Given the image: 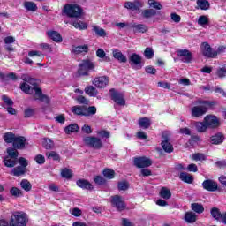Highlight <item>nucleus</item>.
<instances>
[{"label": "nucleus", "instance_id": "1", "mask_svg": "<svg viewBox=\"0 0 226 226\" xmlns=\"http://www.w3.org/2000/svg\"><path fill=\"white\" fill-rule=\"evenodd\" d=\"M21 79L24 80L20 85V89L23 93L33 94L34 100H39V102H43V103H50V98L43 94L41 88L38 87L36 79L28 74H23Z\"/></svg>", "mask_w": 226, "mask_h": 226}, {"label": "nucleus", "instance_id": "2", "mask_svg": "<svg viewBox=\"0 0 226 226\" xmlns=\"http://www.w3.org/2000/svg\"><path fill=\"white\" fill-rule=\"evenodd\" d=\"M29 217L26 212L17 211L12 214L8 222L4 220H0V226H27Z\"/></svg>", "mask_w": 226, "mask_h": 226}, {"label": "nucleus", "instance_id": "3", "mask_svg": "<svg viewBox=\"0 0 226 226\" xmlns=\"http://www.w3.org/2000/svg\"><path fill=\"white\" fill-rule=\"evenodd\" d=\"M63 15H66L70 19H80L84 14V10L80 5L75 4H65L62 10Z\"/></svg>", "mask_w": 226, "mask_h": 226}, {"label": "nucleus", "instance_id": "4", "mask_svg": "<svg viewBox=\"0 0 226 226\" xmlns=\"http://www.w3.org/2000/svg\"><path fill=\"white\" fill-rule=\"evenodd\" d=\"M72 112L77 116L88 117L89 116H94V114H96V108L94 106H74L72 108Z\"/></svg>", "mask_w": 226, "mask_h": 226}, {"label": "nucleus", "instance_id": "5", "mask_svg": "<svg viewBox=\"0 0 226 226\" xmlns=\"http://www.w3.org/2000/svg\"><path fill=\"white\" fill-rule=\"evenodd\" d=\"M94 68H96L94 63L89 59H85L79 64L78 73L82 77H86L89 75V72H94Z\"/></svg>", "mask_w": 226, "mask_h": 226}, {"label": "nucleus", "instance_id": "6", "mask_svg": "<svg viewBox=\"0 0 226 226\" xmlns=\"http://www.w3.org/2000/svg\"><path fill=\"white\" fill-rule=\"evenodd\" d=\"M7 153L9 156L4 159V163L5 167L12 168L17 165V158H19V151L15 147L7 148Z\"/></svg>", "mask_w": 226, "mask_h": 226}, {"label": "nucleus", "instance_id": "7", "mask_svg": "<svg viewBox=\"0 0 226 226\" xmlns=\"http://www.w3.org/2000/svg\"><path fill=\"white\" fill-rule=\"evenodd\" d=\"M210 107H213V102L209 101H204L202 105L195 106L192 108V116H193V117H200V116H204V114L207 112V109H210Z\"/></svg>", "mask_w": 226, "mask_h": 226}, {"label": "nucleus", "instance_id": "8", "mask_svg": "<svg viewBox=\"0 0 226 226\" xmlns=\"http://www.w3.org/2000/svg\"><path fill=\"white\" fill-rule=\"evenodd\" d=\"M85 146L92 147L93 149H102L103 147V142L100 138L94 136H87L83 139Z\"/></svg>", "mask_w": 226, "mask_h": 226}, {"label": "nucleus", "instance_id": "9", "mask_svg": "<svg viewBox=\"0 0 226 226\" xmlns=\"http://www.w3.org/2000/svg\"><path fill=\"white\" fill-rule=\"evenodd\" d=\"M111 206L116 207L117 211H124L126 209V202L121 195H113L110 197Z\"/></svg>", "mask_w": 226, "mask_h": 226}, {"label": "nucleus", "instance_id": "10", "mask_svg": "<svg viewBox=\"0 0 226 226\" xmlns=\"http://www.w3.org/2000/svg\"><path fill=\"white\" fill-rule=\"evenodd\" d=\"M201 52L205 57H208L210 59H215L218 56V52L213 48H211V45L207 42H203L200 46Z\"/></svg>", "mask_w": 226, "mask_h": 226}, {"label": "nucleus", "instance_id": "11", "mask_svg": "<svg viewBox=\"0 0 226 226\" xmlns=\"http://www.w3.org/2000/svg\"><path fill=\"white\" fill-rule=\"evenodd\" d=\"M133 163L138 169H146L153 165V161L146 156L134 157Z\"/></svg>", "mask_w": 226, "mask_h": 226}, {"label": "nucleus", "instance_id": "12", "mask_svg": "<svg viewBox=\"0 0 226 226\" xmlns=\"http://www.w3.org/2000/svg\"><path fill=\"white\" fill-rule=\"evenodd\" d=\"M129 64L135 70H140L142 68V56L137 53H132L129 56Z\"/></svg>", "mask_w": 226, "mask_h": 226}, {"label": "nucleus", "instance_id": "13", "mask_svg": "<svg viewBox=\"0 0 226 226\" xmlns=\"http://www.w3.org/2000/svg\"><path fill=\"white\" fill-rule=\"evenodd\" d=\"M111 94V100L117 103V105H120L121 107H124L126 105V101L124 100V95L119 92H116V89L111 88L109 90Z\"/></svg>", "mask_w": 226, "mask_h": 226}, {"label": "nucleus", "instance_id": "14", "mask_svg": "<svg viewBox=\"0 0 226 226\" xmlns=\"http://www.w3.org/2000/svg\"><path fill=\"white\" fill-rule=\"evenodd\" d=\"M161 146L165 153H172L174 151V147L170 143V138L169 137V133H162V141L161 143Z\"/></svg>", "mask_w": 226, "mask_h": 226}, {"label": "nucleus", "instance_id": "15", "mask_svg": "<svg viewBox=\"0 0 226 226\" xmlns=\"http://www.w3.org/2000/svg\"><path fill=\"white\" fill-rule=\"evenodd\" d=\"M205 124H207V128H218L220 126V121L216 117V116L207 115L204 117Z\"/></svg>", "mask_w": 226, "mask_h": 226}, {"label": "nucleus", "instance_id": "16", "mask_svg": "<svg viewBox=\"0 0 226 226\" xmlns=\"http://www.w3.org/2000/svg\"><path fill=\"white\" fill-rule=\"evenodd\" d=\"M92 84L98 87L99 89H103V87H107L109 86V77L107 76H100L94 79Z\"/></svg>", "mask_w": 226, "mask_h": 226}, {"label": "nucleus", "instance_id": "17", "mask_svg": "<svg viewBox=\"0 0 226 226\" xmlns=\"http://www.w3.org/2000/svg\"><path fill=\"white\" fill-rule=\"evenodd\" d=\"M202 186L207 192H216V190H218V183L211 179L203 181Z\"/></svg>", "mask_w": 226, "mask_h": 226}, {"label": "nucleus", "instance_id": "18", "mask_svg": "<svg viewBox=\"0 0 226 226\" xmlns=\"http://www.w3.org/2000/svg\"><path fill=\"white\" fill-rule=\"evenodd\" d=\"M225 140V135L222 132H217L210 137V143L214 146H220V144H223Z\"/></svg>", "mask_w": 226, "mask_h": 226}, {"label": "nucleus", "instance_id": "19", "mask_svg": "<svg viewBox=\"0 0 226 226\" xmlns=\"http://www.w3.org/2000/svg\"><path fill=\"white\" fill-rule=\"evenodd\" d=\"M177 56L181 57L183 63H190L192 61V53L188 49L178 50Z\"/></svg>", "mask_w": 226, "mask_h": 226}, {"label": "nucleus", "instance_id": "20", "mask_svg": "<svg viewBox=\"0 0 226 226\" xmlns=\"http://www.w3.org/2000/svg\"><path fill=\"white\" fill-rule=\"evenodd\" d=\"M26 139L24 136H16L12 146L15 149H24L26 147Z\"/></svg>", "mask_w": 226, "mask_h": 226}, {"label": "nucleus", "instance_id": "21", "mask_svg": "<svg viewBox=\"0 0 226 226\" xmlns=\"http://www.w3.org/2000/svg\"><path fill=\"white\" fill-rule=\"evenodd\" d=\"M112 56L118 63H128V58L119 49H113Z\"/></svg>", "mask_w": 226, "mask_h": 226}, {"label": "nucleus", "instance_id": "22", "mask_svg": "<svg viewBox=\"0 0 226 226\" xmlns=\"http://www.w3.org/2000/svg\"><path fill=\"white\" fill-rule=\"evenodd\" d=\"M130 28L133 29L134 33H147V26L145 24L131 23Z\"/></svg>", "mask_w": 226, "mask_h": 226}, {"label": "nucleus", "instance_id": "23", "mask_svg": "<svg viewBox=\"0 0 226 226\" xmlns=\"http://www.w3.org/2000/svg\"><path fill=\"white\" fill-rule=\"evenodd\" d=\"M141 17L144 20H150L153 17H156V11L154 9H145L141 11Z\"/></svg>", "mask_w": 226, "mask_h": 226}, {"label": "nucleus", "instance_id": "24", "mask_svg": "<svg viewBox=\"0 0 226 226\" xmlns=\"http://www.w3.org/2000/svg\"><path fill=\"white\" fill-rule=\"evenodd\" d=\"M124 8H127V10H132V11H137V10H140V8H142V3L139 1L126 2L124 4Z\"/></svg>", "mask_w": 226, "mask_h": 226}, {"label": "nucleus", "instance_id": "25", "mask_svg": "<svg viewBox=\"0 0 226 226\" xmlns=\"http://www.w3.org/2000/svg\"><path fill=\"white\" fill-rule=\"evenodd\" d=\"M77 186L82 188V190H93V185L86 179H79L76 182Z\"/></svg>", "mask_w": 226, "mask_h": 226}, {"label": "nucleus", "instance_id": "26", "mask_svg": "<svg viewBox=\"0 0 226 226\" xmlns=\"http://www.w3.org/2000/svg\"><path fill=\"white\" fill-rule=\"evenodd\" d=\"M193 126L195 127L198 133H206L207 132V125L206 122H193Z\"/></svg>", "mask_w": 226, "mask_h": 226}, {"label": "nucleus", "instance_id": "27", "mask_svg": "<svg viewBox=\"0 0 226 226\" xmlns=\"http://www.w3.org/2000/svg\"><path fill=\"white\" fill-rule=\"evenodd\" d=\"M72 52H74V54H86L89 52V46L87 44L75 46L72 49Z\"/></svg>", "mask_w": 226, "mask_h": 226}, {"label": "nucleus", "instance_id": "28", "mask_svg": "<svg viewBox=\"0 0 226 226\" xmlns=\"http://www.w3.org/2000/svg\"><path fill=\"white\" fill-rule=\"evenodd\" d=\"M48 36L53 40V41H56V43H61L63 41V37H61V34L56 31H49L48 32Z\"/></svg>", "mask_w": 226, "mask_h": 226}, {"label": "nucleus", "instance_id": "29", "mask_svg": "<svg viewBox=\"0 0 226 226\" xmlns=\"http://www.w3.org/2000/svg\"><path fill=\"white\" fill-rule=\"evenodd\" d=\"M179 179H181L184 183H187L188 185H192L193 183V177L186 172H181L179 175Z\"/></svg>", "mask_w": 226, "mask_h": 226}, {"label": "nucleus", "instance_id": "30", "mask_svg": "<svg viewBox=\"0 0 226 226\" xmlns=\"http://www.w3.org/2000/svg\"><path fill=\"white\" fill-rule=\"evenodd\" d=\"M185 220L187 223H195L197 222V215L193 212H187L185 215Z\"/></svg>", "mask_w": 226, "mask_h": 226}, {"label": "nucleus", "instance_id": "31", "mask_svg": "<svg viewBox=\"0 0 226 226\" xmlns=\"http://www.w3.org/2000/svg\"><path fill=\"white\" fill-rule=\"evenodd\" d=\"M85 93L86 94H88V96L95 97L98 96V90L96 87L93 86H87L85 87Z\"/></svg>", "mask_w": 226, "mask_h": 226}, {"label": "nucleus", "instance_id": "32", "mask_svg": "<svg viewBox=\"0 0 226 226\" xmlns=\"http://www.w3.org/2000/svg\"><path fill=\"white\" fill-rule=\"evenodd\" d=\"M11 174L16 177L24 176V174H26V168L22 166H18L12 169V170L11 171Z\"/></svg>", "mask_w": 226, "mask_h": 226}, {"label": "nucleus", "instance_id": "33", "mask_svg": "<svg viewBox=\"0 0 226 226\" xmlns=\"http://www.w3.org/2000/svg\"><path fill=\"white\" fill-rule=\"evenodd\" d=\"M160 195L162 199H164L165 200H169L172 197V193L170 192V190H169L167 187H162L160 191Z\"/></svg>", "mask_w": 226, "mask_h": 226}, {"label": "nucleus", "instance_id": "34", "mask_svg": "<svg viewBox=\"0 0 226 226\" xmlns=\"http://www.w3.org/2000/svg\"><path fill=\"white\" fill-rule=\"evenodd\" d=\"M197 22L198 26H200L201 27H206V26H209V18L205 15L200 16Z\"/></svg>", "mask_w": 226, "mask_h": 226}, {"label": "nucleus", "instance_id": "35", "mask_svg": "<svg viewBox=\"0 0 226 226\" xmlns=\"http://www.w3.org/2000/svg\"><path fill=\"white\" fill-rule=\"evenodd\" d=\"M139 124L140 128H144L145 130H147L151 126V120L147 117H143L139 120Z\"/></svg>", "mask_w": 226, "mask_h": 226}, {"label": "nucleus", "instance_id": "36", "mask_svg": "<svg viewBox=\"0 0 226 226\" xmlns=\"http://www.w3.org/2000/svg\"><path fill=\"white\" fill-rule=\"evenodd\" d=\"M191 209L194 211V213H198V215H202L204 213V206L199 203H192L191 205Z\"/></svg>", "mask_w": 226, "mask_h": 226}, {"label": "nucleus", "instance_id": "37", "mask_svg": "<svg viewBox=\"0 0 226 226\" xmlns=\"http://www.w3.org/2000/svg\"><path fill=\"white\" fill-rule=\"evenodd\" d=\"M17 138V136L12 133V132H6L4 135V142H6L7 144H13V142L15 141V139Z\"/></svg>", "mask_w": 226, "mask_h": 226}, {"label": "nucleus", "instance_id": "38", "mask_svg": "<svg viewBox=\"0 0 226 226\" xmlns=\"http://www.w3.org/2000/svg\"><path fill=\"white\" fill-rule=\"evenodd\" d=\"M20 186L25 192H31L33 185H31V182H29L27 179H23L20 182Z\"/></svg>", "mask_w": 226, "mask_h": 226}, {"label": "nucleus", "instance_id": "39", "mask_svg": "<svg viewBox=\"0 0 226 226\" xmlns=\"http://www.w3.org/2000/svg\"><path fill=\"white\" fill-rule=\"evenodd\" d=\"M211 215L213 218H215V220H216L217 222H220L221 218H222V212H220V209L216 208V207H213L210 211Z\"/></svg>", "mask_w": 226, "mask_h": 226}, {"label": "nucleus", "instance_id": "40", "mask_svg": "<svg viewBox=\"0 0 226 226\" xmlns=\"http://www.w3.org/2000/svg\"><path fill=\"white\" fill-rule=\"evenodd\" d=\"M72 25L73 26V27H75V29H79V31H84L87 29V24L82 21H74L72 23Z\"/></svg>", "mask_w": 226, "mask_h": 226}, {"label": "nucleus", "instance_id": "41", "mask_svg": "<svg viewBox=\"0 0 226 226\" xmlns=\"http://www.w3.org/2000/svg\"><path fill=\"white\" fill-rule=\"evenodd\" d=\"M93 32L101 38H105V36H107V32H105V29L101 28L100 26H94Z\"/></svg>", "mask_w": 226, "mask_h": 226}, {"label": "nucleus", "instance_id": "42", "mask_svg": "<svg viewBox=\"0 0 226 226\" xmlns=\"http://www.w3.org/2000/svg\"><path fill=\"white\" fill-rule=\"evenodd\" d=\"M10 193L11 195H12V197H24V192H22V190L17 188V187H12L10 190Z\"/></svg>", "mask_w": 226, "mask_h": 226}, {"label": "nucleus", "instance_id": "43", "mask_svg": "<svg viewBox=\"0 0 226 226\" xmlns=\"http://www.w3.org/2000/svg\"><path fill=\"white\" fill-rule=\"evenodd\" d=\"M102 174L106 179H114V177L116 176V171H114L111 169H105L102 171Z\"/></svg>", "mask_w": 226, "mask_h": 226}, {"label": "nucleus", "instance_id": "44", "mask_svg": "<svg viewBox=\"0 0 226 226\" xmlns=\"http://www.w3.org/2000/svg\"><path fill=\"white\" fill-rule=\"evenodd\" d=\"M64 132L68 135H70V133H75L76 132H79V125H77V124H72L69 126H66Z\"/></svg>", "mask_w": 226, "mask_h": 226}, {"label": "nucleus", "instance_id": "45", "mask_svg": "<svg viewBox=\"0 0 226 226\" xmlns=\"http://www.w3.org/2000/svg\"><path fill=\"white\" fill-rule=\"evenodd\" d=\"M24 6L27 11H36V10H38L36 4L33 2H25Z\"/></svg>", "mask_w": 226, "mask_h": 226}, {"label": "nucleus", "instance_id": "46", "mask_svg": "<svg viewBox=\"0 0 226 226\" xmlns=\"http://www.w3.org/2000/svg\"><path fill=\"white\" fill-rule=\"evenodd\" d=\"M119 192H126L130 188V183L128 181H122L117 184Z\"/></svg>", "mask_w": 226, "mask_h": 226}, {"label": "nucleus", "instance_id": "47", "mask_svg": "<svg viewBox=\"0 0 226 226\" xmlns=\"http://www.w3.org/2000/svg\"><path fill=\"white\" fill-rule=\"evenodd\" d=\"M197 4L200 10H209V7L211 6L209 1H198Z\"/></svg>", "mask_w": 226, "mask_h": 226}, {"label": "nucleus", "instance_id": "48", "mask_svg": "<svg viewBox=\"0 0 226 226\" xmlns=\"http://www.w3.org/2000/svg\"><path fill=\"white\" fill-rule=\"evenodd\" d=\"M61 176H62V177H64L65 179H70L73 176V171H72V170H68L65 168L61 171Z\"/></svg>", "mask_w": 226, "mask_h": 226}, {"label": "nucleus", "instance_id": "49", "mask_svg": "<svg viewBox=\"0 0 226 226\" xmlns=\"http://www.w3.org/2000/svg\"><path fill=\"white\" fill-rule=\"evenodd\" d=\"M192 159L195 162H203L206 160V155L204 154L196 153L192 154Z\"/></svg>", "mask_w": 226, "mask_h": 226}, {"label": "nucleus", "instance_id": "50", "mask_svg": "<svg viewBox=\"0 0 226 226\" xmlns=\"http://www.w3.org/2000/svg\"><path fill=\"white\" fill-rule=\"evenodd\" d=\"M42 146L45 147V149H52V147H54V141L49 139H44Z\"/></svg>", "mask_w": 226, "mask_h": 226}, {"label": "nucleus", "instance_id": "51", "mask_svg": "<svg viewBox=\"0 0 226 226\" xmlns=\"http://www.w3.org/2000/svg\"><path fill=\"white\" fill-rule=\"evenodd\" d=\"M144 56L146 59H153V56H154V51H153V49L151 48H146L144 51Z\"/></svg>", "mask_w": 226, "mask_h": 226}, {"label": "nucleus", "instance_id": "52", "mask_svg": "<svg viewBox=\"0 0 226 226\" xmlns=\"http://www.w3.org/2000/svg\"><path fill=\"white\" fill-rule=\"evenodd\" d=\"M46 156L49 160H55V161L59 160V154L56 153L55 151L47 152Z\"/></svg>", "mask_w": 226, "mask_h": 226}, {"label": "nucleus", "instance_id": "53", "mask_svg": "<svg viewBox=\"0 0 226 226\" xmlns=\"http://www.w3.org/2000/svg\"><path fill=\"white\" fill-rule=\"evenodd\" d=\"M28 56L29 57H41V59H42L43 53H41V51H38V50H31L28 52Z\"/></svg>", "mask_w": 226, "mask_h": 226}, {"label": "nucleus", "instance_id": "54", "mask_svg": "<svg viewBox=\"0 0 226 226\" xmlns=\"http://www.w3.org/2000/svg\"><path fill=\"white\" fill-rule=\"evenodd\" d=\"M97 135H99V137H102V139H109L110 138V132H109V131H105V130L98 131Z\"/></svg>", "mask_w": 226, "mask_h": 226}, {"label": "nucleus", "instance_id": "55", "mask_svg": "<svg viewBox=\"0 0 226 226\" xmlns=\"http://www.w3.org/2000/svg\"><path fill=\"white\" fill-rule=\"evenodd\" d=\"M2 100L4 103V105H7V107H12L13 106V101L10 99V97L6 95L2 96Z\"/></svg>", "mask_w": 226, "mask_h": 226}, {"label": "nucleus", "instance_id": "56", "mask_svg": "<svg viewBox=\"0 0 226 226\" xmlns=\"http://www.w3.org/2000/svg\"><path fill=\"white\" fill-rule=\"evenodd\" d=\"M148 4L150 8H154V10H162L163 8L157 1L148 2Z\"/></svg>", "mask_w": 226, "mask_h": 226}, {"label": "nucleus", "instance_id": "57", "mask_svg": "<svg viewBox=\"0 0 226 226\" xmlns=\"http://www.w3.org/2000/svg\"><path fill=\"white\" fill-rule=\"evenodd\" d=\"M170 18H171V20H173V22H175L176 24H179L181 22V16H179L175 12H172L170 14Z\"/></svg>", "mask_w": 226, "mask_h": 226}, {"label": "nucleus", "instance_id": "58", "mask_svg": "<svg viewBox=\"0 0 226 226\" xmlns=\"http://www.w3.org/2000/svg\"><path fill=\"white\" fill-rule=\"evenodd\" d=\"M94 181L96 185H105V178L101 176L94 177Z\"/></svg>", "mask_w": 226, "mask_h": 226}, {"label": "nucleus", "instance_id": "59", "mask_svg": "<svg viewBox=\"0 0 226 226\" xmlns=\"http://www.w3.org/2000/svg\"><path fill=\"white\" fill-rule=\"evenodd\" d=\"M34 160L39 165H43V163H45V157L41 154L35 156Z\"/></svg>", "mask_w": 226, "mask_h": 226}, {"label": "nucleus", "instance_id": "60", "mask_svg": "<svg viewBox=\"0 0 226 226\" xmlns=\"http://www.w3.org/2000/svg\"><path fill=\"white\" fill-rule=\"evenodd\" d=\"M71 215H72V216H76L79 217L82 215V210H80V208H72V210L71 211Z\"/></svg>", "mask_w": 226, "mask_h": 226}, {"label": "nucleus", "instance_id": "61", "mask_svg": "<svg viewBox=\"0 0 226 226\" xmlns=\"http://www.w3.org/2000/svg\"><path fill=\"white\" fill-rule=\"evenodd\" d=\"M96 56L100 59H103L105 56H107V54L105 53V50H103V49H98L96 51Z\"/></svg>", "mask_w": 226, "mask_h": 226}, {"label": "nucleus", "instance_id": "62", "mask_svg": "<svg viewBox=\"0 0 226 226\" xmlns=\"http://www.w3.org/2000/svg\"><path fill=\"white\" fill-rule=\"evenodd\" d=\"M19 165H21V167H23V169H26V167H27V165H29V162L24 157H20L19 159Z\"/></svg>", "mask_w": 226, "mask_h": 226}, {"label": "nucleus", "instance_id": "63", "mask_svg": "<svg viewBox=\"0 0 226 226\" xmlns=\"http://www.w3.org/2000/svg\"><path fill=\"white\" fill-rule=\"evenodd\" d=\"M40 47L42 50H48V52H52V47L48 43H41Z\"/></svg>", "mask_w": 226, "mask_h": 226}, {"label": "nucleus", "instance_id": "64", "mask_svg": "<svg viewBox=\"0 0 226 226\" xmlns=\"http://www.w3.org/2000/svg\"><path fill=\"white\" fill-rule=\"evenodd\" d=\"M217 75L220 79H223V77H226V69L225 68L218 69Z\"/></svg>", "mask_w": 226, "mask_h": 226}]
</instances>
